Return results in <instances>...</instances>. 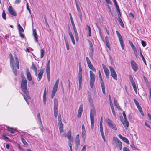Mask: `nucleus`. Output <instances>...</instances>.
<instances>
[{"label": "nucleus", "instance_id": "nucleus-22", "mask_svg": "<svg viewBox=\"0 0 151 151\" xmlns=\"http://www.w3.org/2000/svg\"><path fill=\"white\" fill-rule=\"evenodd\" d=\"M86 31L87 33L88 34L89 36H91V30L90 27L88 25H87V27L86 28Z\"/></svg>", "mask_w": 151, "mask_h": 151}, {"label": "nucleus", "instance_id": "nucleus-6", "mask_svg": "<svg viewBox=\"0 0 151 151\" xmlns=\"http://www.w3.org/2000/svg\"><path fill=\"white\" fill-rule=\"evenodd\" d=\"M113 141L115 142V143L117 145V146L119 147V150H121L122 147V142L116 137H113Z\"/></svg>", "mask_w": 151, "mask_h": 151}, {"label": "nucleus", "instance_id": "nucleus-26", "mask_svg": "<svg viewBox=\"0 0 151 151\" xmlns=\"http://www.w3.org/2000/svg\"><path fill=\"white\" fill-rule=\"evenodd\" d=\"M71 130L70 129L68 132V133L67 135V137L68 139L70 141V142L72 141L73 140V139L72 138L71 135Z\"/></svg>", "mask_w": 151, "mask_h": 151}, {"label": "nucleus", "instance_id": "nucleus-24", "mask_svg": "<svg viewBox=\"0 0 151 151\" xmlns=\"http://www.w3.org/2000/svg\"><path fill=\"white\" fill-rule=\"evenodd\" d=\"M113 1L114 2V5L117 9V10L119 13V14L120 15H121V13H120V10L119 7V6L117 3V2L116 0H113Z\"/></svg>", "mask_w": 151, "mask_h": 151}, {"label": "nucleus", "instance_id": "nucleus-38", "mask_svg": "<svg viewBox=\"0 0 151 151\" xmlns=\"http://www.w3.org/2000/svg\"><path fill=\"white\" fill-rule=\"evenodd\" d=\"M129 42L130 45H131V47L133 49L134 51L135 50H136V47L134 45L132 42L130 40L129 41Z\"/></svg>", "mask_w": 151, "mask_h": 151}, {"label": "nucleus", "instance_id": "nucleus-10", "mask_svg": "<svg viewBox=\"0 0 151 151\" xmlns=\"http://www.w3.org/2000/svg\"><path fill=\"white\" fill-rule=\"evenodd\" d=\"M59 83V79H58L56 81V82L53 86L52 91L51 94H55L57 90L58 85Z\"/></svg>", "mask_w": 151, "mask_h": 151}, {"label": "nucleus", "instance_id": "nucleus-18", "mask_svg": "<svg viewBox=\"0 0 151 151\" xmlns=\"http://www.w3.org/2000/svg\"><path fill=\"white\" fill-rule=\"evenodd\" d=\"M9 59L10 65L13 67V65H14V57L11 53H10L9 54Z\"/></svg>", "mask_w": 151, "mask_h": 151}, {"label": "nucleus", "instance_id": "nucleus-34", "mask_svg": "<svg viewBox=\"0 0 151 151\" xmlns=\"http://www.w3.org/2000/svg\"><path fill=\"white\" fill-rule=\"evenodd\" d=\"M75 33V38L76 39V40L77 42L78 41L79 38L78 34L77 32V30L76 29H73Z\"/></svg>", "mask_w": 151, "mask_h": 151}, {"label": "nucleus", "instance_id": "nucleus-52", "mask_svg": "<svg viewBox=\"0 0 151 151\" xmlns=\"http://www.w3.org/2000/svg\"><path fill=\"white\" fill-rule=\"evenodd\" d=\"M46 95H43V103L45 105L46 101Z\"/></svg>", "mask_w": 151, "mask_h": 151}, {"label": "nucleus", "instance_id": "nucleus-48", "mask_svg": "<svg viewBox=\"0 0 151 151\" xmlns=\"http://www.w3.org/2000/svg\"><path fill=\"white\" fill-rule=\"evenodd\" d=\"M40 52H41L40 57H41V58H42L43 57V56H44V53H45V51L43 49H42L40 50Z\"/></svg>", "mask_w": 151, "mask_h": 151}, {"label": "nucleus", "instance_id": "nucleus-12", "mask_svg": "<svg viewBox=\"0 0 151 151\" xmlns=\"http://www.w3.org/2000/svg\"><path fill=\"white\" fill-rule=\"evenodd\" d=\"M75 1L76 2V8L77 9V11L78 12H79V17L80 19V20L81 21V22H82V15L81 14V13L80 12V6H79V3L77 2V0H75Z\"/></svg>", "mask_w": 151, "mask_h": 151}, {"label": "nucleus", "instance_id": "nucleus-28", "mask_svg": "<svg viewBox=\"0 0 151 151\" xmlns=\"http://www.w3.org/2000/svg\"><path fill=\"white\" fill-rule=\"evenodd\" d=\"M122 122L125 128L127 129L129 125V122L127 121V119H124L123 121H122Z\"/></svg>", "mask_w": 151, "mask_h": 151}, {"label": "nucleus", "instance_id": "nucleus-55", "mask_svg": "<svg viewBox=\"0 0 151 151\" xmlns=\"http://www.w3.org/2000/svg\"><path fill=\"white\" fill-rule=\"evenodd\" d=\"M105 42L107 47L109 49H110V46L109 44V40H106Z\"/></svg>", "mask_w": 151, "mask_h": 151}, {"label": "nucleus", "instance_id": "nucleus-23", "mask_svg": "<svg viewBox=\"0 0 151 151\" xmlns=\"http://www.w3.org/2000/svg\"><path fill=\"white\" fill-rule=\"evenodd\" d=\"M31 68L33 69L35 72V75L36 76H37V70L35 65L33 63H32Z\"/></svg>", "mask_w": 151, "mask_h": 151}, {"label": "nucleus", "instance_id": "nucleus-49", "mask_svg": "<svg viewBox=\"0 0 151 151\" xmlns=\"http://www.w3.org/2000/svg\"><path fill=\"white\" fill-rule=\"evenodd\" d=\"M91 128L92 130H93V128H94V120H91Z\"/></svg>", "mask_w": 151, "mask_h": 151}, {"label": "nucleus", "instance_id": "nucleus-37", "mask_svg": "<svg viewBox=\"0 0 151 151\" xmlns=\"http://www.w3.org/2000/svg\"><path fill=\"white\" fill-rule=\"evenodd\" d=\"M13 66H10L11 68H12V70L13 71L14 74L15 76H17V70H16L15 69V68L14 65H13Z\"/></svg>", "mask_w": 151, "mask_h": 151}, {"label": "nucleus", "instance_id": "nucleus-11", "mask_svg": "<svg viewBox=\"0 0 151 151\" xmlns=\"http://www.w3.org/2000/svg\"><path fill=\"white\" fill-rule=\"evenodd\" d=\"M129 77L130 82L133 87L134 89L135 92V93L136 94H137V87L135 82L133 80V79L132 76L131 75H130L129 76Z\"/></svg>", "mask_w": 151, "mask_h": 151}, {"label": "nucleus", "instance_id": "nucleus-4", "mask_svg": "<svg viewBox=\"0 0 151 151\" xmlns=\"http://www.w3.org/2000/svg\"><path fill=\"white\" fill-rule=\"evenodd\" d=\"M79 71L78 73V81L79 88H80L82 82V68L81 64V63H79Z\"/></svg>", "mask_w": 151, "mask_h": 151}, {"label": "nucleus", "instance_id": "nucleus-7", "mask_svg": "<svg viewBox=\"0 0 151 151\" xmlns=\"http://www.w3.org/2000/svg\"><path fill=\"white\" fill-rule=\"evenodd\" d=\"M86 59L88 65L90 69L92 70L93 71L95 72L96 70L91 63L89 58L88 57H86Z\"/></svg>", "mask_w": 151, "mask_h": 151}, {"label": "nucleus", "instance_id": "nucleus-17", "mask_svg": "<svg viewBox=\"0 0 151 151\" xmlns=\"http://www.w3.org/2000/svg\"><path fill=\"white\" fill-rule=\"evenodd\" d=\"M83 109V106L81 105L79 108L77 114V117L78 118L81 117V116Z\"/></svg>", "mask_w": 151, "mask_h": 151}, {"label": "nucleus", "instance_id": "nucleus-57", "mask_svg": "<svg viewBox=\"0 0 151 151\" xmlns=\"http://www.w3.org/2000/svg\"><path fill=\"white\" fill-rule=\"evenodd\" d=\"M111 109H112V112L113 113V114L114 116L115 117H116V113H115V110H114V108Z\"/></svg>", "mask_w": 151, "mask_h": 151}, {"label": "nucleus", "instance_id": "nucleus-19", "mask_svg": "<svg viewBox=\"0 0 151 151\" xmlns=\"http://www.w3.org/2000/svg\"><path fill=\"white\" fill-rule=\"evenodd\" d=\"M7 130L10 132L12 134L14 133L15 132H18V131L17 130L15 129H14L11 128L9 127H7Z\"/></svg>", "mask_w": 151, "mask_h": 151}, {"label": "nucleus", "instance_id": "nucleus-50", "mask_svg": "<svg viewBox=\"0 0 151 151\" xmlns=\"http://www.w3.org/2000/svg\"><path fill=\"white\" fill-rule=\"evenodd\" d=\"M140 56L141 57V58H142V59L143 61L144 62L145 64V65H146V63L145 60L144 56H143L141 51H140Z\"/></svg>", "mask_w": 151, "mask_h": 151}, {"label": "nucleus", "instance_id": "nucleus-51", "mask_svg": "<svg viewBox=\"0 0 151 151\" xmlns=\"http://www.w3.org/2000/svg\"><path fill=\"white\" fill-rule=\"evenodd\" d=\"M122 140L126 143L127 144H129V142L127 139L124 137L123 139H122Z\"/></svg>", "mask_w": 151, "mask_h": 151}, {"label": "nucleus", "instance_id": "nucleus-25", "mask_svg": "<svg viewBox=\"0 0 151 151\" xmlns=\"http://www.w3.org/2000/svg\"><path fill=\"white\" fill-rule=\"evenodd\" d=\"M27 79L29 80V81H32V78L31 73L29 71V70L28 69L27 70Z\"/></svg>", "mask_w": 151, "mask_h": 151}, {"label": "nucleus", "instance_id": "nucleus-30", "mask_svg": "<svg viewBox=\"0 0 151 151\" xmlns=\"http://www.w3.org/2000/svg\"><path fill=\"white\" fill-rule=\"evenodd\" d=\"M89 45V49L90 51L92 52L93 50V47L92 43L89 40H87Z\"/></svg>", "mask_w": 151, "mask_h": 151}, {"label": "nucleus", "instance_id": "nucleus-15", "mask_svg": "<svg viewBox=\"0 0 151 151\" xmlns=\"http://www.w3.org/2000/svg\"><path fill=\"white\" fill-rule=\"evenodd\" d=\"M102 66L106 78H109V70L104 64H102Z\"/></svg>", "mask_w": 151, "mask_h": 151}, {"label": "nucleus", "instance_id": "nucleus-27", "mask_svg": "<svg viewBox=\"0 0 151 151\" xmlns=\"http://www.w3.org/2000/svg\"><path fill=\"white\" fill-rule=\"evenodd\" d=\"M105 121L109 127L113 123L112 121L108 118L106 119Z\"/></svg>", "mask_w": 151, "mask_h": 151}, {"label": "nucleus", "instance_id": "nucleus-16", "mask_svg": "<svg viewBox=\"0 0 151 151\" xmlns=\"http://www.w3.org/2000/svg\"><path fill=\"white\" fill-rule=\"evenodd\" d=\"M21 87L24 93H26L27 91V83H21Z\"/></svg>", "mask_w": 151, "mask_h": 151}, {"label": "nucleus", "instance_id": "nucleus-43", "mask_svg": "<svg viewBox=\"0 0 151 151\" xmlns=\"http://www.w3.org/2000/svg\"><path fill=\"white\" fill-rule=\"evenodd\" d=\"M64 39L66 43L67 50H69V47L68 42L66 40V38L64 37Z\"/></svg>", "mask_w": 151, "mask_h": 151}, {"label": "nucleus", "instance_id": "nucleus-1", "mask_svg": "<svg viewBox=\"0 0 151 151\" xmlns=\"http://www.w3.org/2000/svg\"><path fill=\"white\" fill-rule=\"evenodd\" d=\"M88 98L91 107L92 108L90 110V119L94 120V115L96 113V110L94 107V105L93 103L92 100L91 98V96L90 95H89L88 96Z\"/></svg>", "mask_w": 151, "mask_h": 151}, {"label": "nucleus", "instance_id": "nucleus-40", "mask_svg": "<svg viewBox=\"0 0 151 151\" xmlns=\"http://www.w3.org/2000/svg\"><path fill=\"white\" fill-rule=\"evenodd\" d=\"M84 128V125L83 124L82 126V137H84L85 135V130Z\"/></svg>", "mask_w": 151, "mask_h": 151}, {"label": "nucleus", "instance_id": "nucleus-13", "mask_svg": "<svg viewBox=\"0 0 151 151\" xmlns=\"http://www.w3.org/2000/svg\"><path fill=\"white\" fill-rule=\"evenodd\" d=\"M131 64L132 68L135 72L137 71L138 69V67L136 63L134 60H132L131 62Z\"/></svg>", "mask_w": 151, "mask_h": 151}, {"label": "nucleus", "instance_id": "nucleus-63", "mask_svg": "<svg viewBox=\"0 0 151 151\" xmlns=\"http://www.w3.org/2000/svg\"><path fill=\"white\" fill-rule=\"evenodd\" d=\"M129 16L130 17L132 18V19L134 18V15L131 12L129 14Z\"/></svg>", "mask_w": 151, "mask_h": 151}, {"label": "nucleus", "instance_id": "nucleus-36", "mask_svg": "<svg viewBox=\"0 0 151 151\" xmlns=\"http://www.w3.org/2000/svg\"><path fill=\"white\" fill-rule=\"evenodd\" d=\"M98 75H99V77L100 79V82H101V84L102 83H104L103 80V79L102 77V76L101 74V72L100 70H99L98 71Z\"/></svg>", "mask_w": 151, "mask_h": 151}, {"label": "nucleus", "instance_id": "nucleus-60", "mask_svg": "<svg viewBox=\"0 0 151 151\" xmlns=\"http://www.w3.org/2000/svg\"><path fill=\"white\" fill-rule=\"evenodd\" d=\"M106 6H107V8H108L109 10V12H111V11H111V8L110 7V6L109 5V4L107 5Z\"/></svg>", "mask_w": 151, "mask_h": 151}, {"label": "nucleus", "instance_id": "nucleus-20", "mask_svg": "<svg viewBox=\"0 0 151 151\" xmlns=\"http://www.w3.org/2000/svg\"><path fill=\"white\" fill-rule=\"evenodd\" d=\"M33 34L34 37L35 42H38V40H37L38 38V35L36 32L35 29H33Z\"/></svg>", "mask_w": 151, "mask_h": 151}, {"label": "nucleus", "instance_id": "nucleus-2", "mask_svg": "<svg viewBox=\"0 0 151 151\" xmlns=\"http://www.w3.org/2000/svg\"><path fill=\"white\" fill-rule=\"evenodd\" d=\"M62 118L61 115L59 114L58 115V125L59 127V129L60 133H62L63 132V124L61 121Z\"/></svg>", "mask_w": 151, "mask_h": 151}, {"label": "nucleus", "instance_id": "nucleus-21", "mask_svg": "<svg viewBox=\"0 0 151 151\" xmlns=\"http://www.w3.org/2000/svg\"><path fill=\"white\" fill-rule=\"evenodd\" d=\"M75 141L76 144V147L78 148V145L80 144L79 136V134L76 135L75 139Z\"/></svg>", "mask_w": 151, "mask_h": 151}, {"label": "nucleus", "instance_id": "nucleus-56", "mask_svg": "<svg viewBox=\"0 0 151 151\" xmlns=\"http://www.w3.org/2000/svg\"><path fill=\"white\" fill-rule=\"evenodd\" d=\"M137 107L140 112L142 113V110L140 105H138V106H137Z\"/></svg>", "mask_w": 151, "mask_h": 151}, {"label": "nucleus", "instance_id": "nucleus-62", "mask_svg": "<svg viewBox=\"0 0 151 151\" xmlns=\"http://www.w3.org/2000/svg\"><path fill=\"white\" fill-rule=\"evenodd\" d=\"M141 43L143 47H145L146 46V43L144 41L142 40L141 41Z\"/></svg>", "mask_w": 151, "mask_h": 151}, {"label": "nucleus", "instance_id": "nucleus-46", "mask_svg": "<svg viewBox=\"0 0 151 151\" xmlns=\"http://www.w3.org/2000/svg\"><path fill=\"white\" fill-rule=\"evenodd\" d=\"M46 72L47 74H50V66H47L46 68Z\"/></svg>", "mask_w": 151, "mask_h": 151}, {"label": "nucleus", "instance_id": "nucleus-9", "mask_svg": "<svg viewBox=\"0 0 151 151\" xmlns=\"http://www.w3.org/2000/svg\"><path fill=\"white\" fill-rule=\"evenodd\" d=\"M116 33L118 37L121 47L123 50L124 49V45L123 42V40L122 37L119 32L118 31H116Z\"/></svg>", "mask_w": 151, "mask_h": 151}, {"label": "nucleus", "instance_id": "nucleus-32", "mask_svg": "<svg viewBox=\"0 0 151 151\" xmlns=\"http://www.w3.org/2000/svg\"><path fill=\"white\" fill-rule=\"evenodd\" d=\"M43 73L44 70L43 69L41 70L38 74V77L39 79V81L42 78L43 76Z\"/></svg>", "mask_w": 151, "mask_h": 151}, {"label": "nucleus", "instance_id": "nucleus-54", "mask_svg": "<svg viewBox=\"0 0 151 151\" xmlns=\"http://www.w3.org/2000/svg\"><path fill=\"white\" fill-rule=\"evenodd\" d=\"M133 100L136 105L137 106H138V105H139V103L137 101V100L135 99H133Z\"/></svg>", "mask_w": 151, "mask_h": 151}, {"label": "nucleus", "instance_id": "nucleus-35", "mask_svg": "<svg viewBox=\"0 0 151 151\" xmlns=\"http://www.w3.org/2000/svg\"><path fill=\"white\" fill-rule=\"evenodd\" d=\"M15 61H16V65L17 68L18 69H19V63L18 58V57L16 56H15Z\"/></svg>", "mask_w": 151, "mask_h": 151}, {"label": "nucleus", "instance_id": "nucleus-29", "mask_svg": "<svg viewBox=\"0 0 151 151\" xmlns=\"http://www.w3.org/2000/svg\"><path fill=\"white\" fill-rule=\"evenodd\" d=\"M37 119L38 121L39 122V124L40 126L42 127V128H43L42 124V122L41 117H40V113H37Z\"/></svg>", "mask_w": 151, "mask_h": 151}, {"label": "nucleus", "instance_id": "nucleus-64", "mask_svg": "<svg viewBox=\"0 0 151 151\" xmlns=\"http://www.w3.org/2000/svg\"><path fill=\"white\" fill-rule=\"evenodd\" d=\"M123 151H130L126 147H124L123 149Z\"/></svg>", "mask_w": 151, "mask_h": 151}, {"label": "nucleus", "instance_id": "nucleus-31", "mask_svg": "<svg viewBox=\"0 0 151 151\" xmlns=\"http://www.w3.org/2000/svg\"><path fill=\"white\" fill-rule=\"evenodd\" d=\"M117 20L118 21L119 23V24L121 26V27L123 28L124 27V24L121 19L119 15H118V18L117 19Z\"/></svg>", "mask_w": 151, "mask_h": 151}, {"label": "nucleus", "instance_id": "nucleus-59", "mask_svg": "<svg viewBox=\"0 0 151 151\" xmlns=\"http://www.w3.org/2000/svg\"><path fill=\"white\" fill-rule=\"evenodd\" d=\"M2 137H3L5 139H7V140H10V139L9 138L6 136H5V135L4 134L2 135Z\"/></svg>", "mask_w": 151, "mask_h": 151}, {"label": "nucleus", "instance_id": "nucleus-61", "mask_svg": "<svg viewBox=\"0 0 151 151\" xmlns=\"http://www.w3.org/2000/svg\"><path fill=\"white\" fill-rule=\"evenodd\" d=\"M130 146L132 149H136V148L135 147L133 143L131 144L130 145Z\"/></svg>", "mask_w": 151, "mask_h": 151}, {"label": "nucleus", "instance_id": "nucleus-45", "mask_svg": "<svg viewBox=\"0 0 151 151\" xmlns=\"http://www.w3.org/2000/svg\"><path fill=\"white\" fill-rule=\"evenodd\" d=\"M101 85L103 93L104 94H105V86H104V83H102L101 84Z\"/></svg>", "mask_w": 151, "mask_h": 151}, {"label": "nucleus", "instance_id": "nucleus-8", "mask_svg": "<svg viewBox=\"0 0 151 151\" xmlns=\"http://www.w3.org/2000/svg\"><path fill=\"white\" fill-rule=\"evenodd\" d=\"M109 68H110L111 72V76H112L114 79L117 80V75L113 67L111 66H109Z\"/></svg>", "mask_w": 151, "mask_h": 151}, {"label": "nucleus", "instance_id": "nucleus-14", "mask_svg": "<svg viewBox=\"0 0 151 151\" xmlns=\"http://www.w3.org/2000/svg\"><path fill=\"white\" fill-rule=\"evenodd\" d=\"M8 10L10 14L15 16H16V12L12 7L9 6L8 8Z\"/></svg>", "mask_w": 151, "mask_h": 151}, {"label": "nucleus", "instance_id": "nucleus-33", "mask_svg": "<svg viewBox=\"0 0 151 151\" xmlns=\"http://www.w3.org/2000/svg\"><path fill=\"white\" fill-rule=\"evenodd\" d=\"M22 81L21 82V83H27V81L25 78V76L22 75L21 76Z\"/></svg>", "mask_w": 151, "mask_h": 151}, {"label": "nucleus", "instance_id": "nucleus-53", "mask_svg": "<svg viewBox=\"0 0 151 151\" xmlns=\"http://www.w3.org/2000/svg\"><path fill=\"white\" fill-rule=\"evenodd\" d=\"M101 134L102 137L104 142L106 141V139L104 136V134L103 132H100Z\"/></svg>", "mask_w": 151, "mask_h": 151}, {"label": "nucleus", "instance_id": "nucleus-47", "mask_svg": "<svg viewBox=\"0 0 151 151\" xmlns=\"http://www.w3.org/2000/svg\"><path fill=\"white\" fill-rule=\"evenodd\" d=\"M21 138L22 142L24 145H28V143L26 142L25 140L22 137H21Z\"/></svg>", "mask_w": 151, "mask_h": 151}, {"label": "nucleus", "instance_id": "nucleus-39", "mask_svg": "<svg viewBox=\"0 0 151 151\" xmlns=\"http://www.w3.org/2000/svg\"><path fill=\"white\" fill-rule=\"evenodd\" d=\"M110 128H112L113 129L116 130L117 129V128L116 126L113 123L111 125L109 126Z\"/></svg>", "mask_w": 151, "mask_h": 151}, {"label": "nucleus", "instance_id": "nucleus-42", "mask_svg": "<svg viewBox=\"0 0 151 151\" xmlns=\"http://www.w3.org/2000/svg\"><path fill=\"white\" fill-rule=\"evenodd\" d=\"M114 103L115 106L119 110L120 108L118 104L117 103V101L115 99V98H114Z\"/></svg>", "mask_w": 151, "mask_h": 151}, {"label": "nucleus", "instance_id": "nucleus-58", "mask_svg": "<svg viewBox=\"0 0 151 151\" xmlns=\"http://www.w3.org/2000/svg\"><path fill=\"white\" fill-rule=\"evenodd\" d=\"M19 34L20 35V36L21 37L24 38V35L21 32H19Z\"/></svg>", "mask_w": 151, "mask_h": 151}, {"label": "nucleus", "instance_id": "nucleus-3", "mask_svg": "<svg viewBox=\"0 0 151 151\" xmlns=\"http://www.w3.org/2000/svg\"><path fill=\"white\" fill-rule=\"evenodd\" d=\"M90 86L92 88L93 87L94 83L95 76L94 74L92 71H90Z\"/></svg>", "mask_w": 151, "mask_h": 151}, {"label": "nucleus", "instance_id": "nucleus-44", "mask_svg": "<svg viewBox=\"0 0 151 151\" xmlns=\"http://www.w3.org/2000/svg\"><path fill=\"white\" fill-rule=\"evenodd\" d=\"M2 17L5 20L6 19V15L4 10H3V11Z\"/></svg>", "mask_w": 151, "mask_h": 151}, {"label": "nucleus", "instance_id": "nucleus-5", "mask_svg": "<svg viewBox=\"0 0 151 151\" xmlns=\"http://www.w3.org/2000/svg\"><path fill=\"white\" fill-rule=\"evenodd\" d=\"M58 104L57 103V100L56 99H54V115L55 117H57L58 115Z\"/></svg>", "mask_w": 151, "mask_h": 151}, {"label": "nucleus", "instance_id": "nucleus-41", "mask_svg": "<svg viewBox=\"0 0 151 151\" xmlns=\"http://www.w3.org/2000/svg\"><path fill=\"white\" fill-rule=\"evenodd\" d=\"M29 95H23V97L27 103H28V99H31Z\"/></svg>", "mask_w": 151, "mask_h": 151}]
</instances>
